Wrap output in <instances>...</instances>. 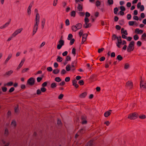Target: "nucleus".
Masks as SVG:
<instances>
[{
    "label": "nucleus",
    "instance_id": "2f4dec72",
    "mask_svg": "<svg viewBox=\"0 0 146 146\" xmlns=\"http://www.w3.org/2000/svg\"><path fill=\"white\" fill-rule=\"evenodd\" d=\"M61 80L60 78L59 77H57L55 78V80L57 82H60Z\"/></svg>",
    "mask_w": 146,
    "mask_h": 146
},
{
    "label": "nucleus",
    "instance_id": "2eb2a0df",
    "mask_svg": "<svg viewBox=\"0 0 146 146\" xmlns=\"http://www.w3.org/2000/svg\"><path fill=\"white\" fill-rule=\"evenodd\" d=\"M86 117L84 116L82 117V122L83 124H85L87 123V121L85 119Z\"/></svg>",
    "mask_w": 146,
    "mask_h": 146
},
{
    "label": "nucleus",
    "instance_id": "e2e57ef3",
    "mask_svg": "<svg viewBox=\"0 0 146 146\" xmlns=\"http://www.w3.org/2000/svg\"><path fill=\"white\" fill-rule=\"evenodd\" d=\"M104 49V48H99L98 50V52L99 53H100Z\"/></svg>",
    "mask_w": 146,
    "mask_h": 146
},
{
    "label": "nucleus",
    "instance_id": "f03ea898",
    "mask_svg": "<svg viewBox=\"0 0 146 146\" xmlns=\"http://www.w3.org/2000/svg\"><path fill=\"white\" fill-rule=\"evenodd\" d=\"M138 116V114L135 113H134L129 114L128 118L131 119H134L136 118Z\"/></svg>",
    "mask_w": 146,
    "mask_h": 146
},
{
    "label": "nucleus",
    "instance_id": "864d4df0",
    "mask_svg": "<svg viewBox=\"0 0 146 146\" xmlns=\"http://www.w3.org/2000/svg\"><path fill=\"white\" fill-rule=\"evenodd\" d=\"M65 23H66V25L68 26L69 25V24H70V22H69V20L68 19H67L66 20Z\"/></svg>",
    "mask_w": 146,
    "mask_h": 146
},
{
    "label": "nucleus",
    "instance_id": "a211bd4d",
    "mask_svg": "<svg viewBox=\"0 0 146 146\" xmlns=\"http://www.w3.org/2000/svg\"><path fill=\"white\" fill-rule=\"evenodd\" d=\"M121 33L122 34H125V35H128L127 31L126 30L124 31V29L123 28H122L121 30Z\"/></svg>",
    "mask_w": 146,
    "mask_h": 146
},
{
    "label": "nucleus",
    "instance_id": "39448f33",
    "mask_svg": "<svg viewBox=\"0 0 146 146\" xmlns=\"http://www.w3.org/2000/svg\"><path fill=\"white\" fill-rule=\"evenodd\" d=\"M23 30L22 28H20L16 30L15 32L12 34V36H15L19 33H20Z\"/></svg>",
    "mask_w": 146,
    "mask_h": 146
},
{
    "label": "nucleus",
    "instance_id": "bb28decb",
    "mask_svg": "<svg viewBox=\"0 0 146 146\" xmlns=\"http://www.w3.org/2000/svg\"><path fill=\"white\" fill-rule=\"evenodd\" d=\"M93 141L91 140L88 142L86 146H93Z\"/></svg>",
    "mask_w": 146,
    "mask_h": 146
},
{
    "label": "nucleus",
    "instance_id": "9b49d317",
    "mask_svg": "<svg viewBox=\"0 0 146 146\" xmlns=\"http://www.w3.org/2000/svg\"><path fill=\"white\" fill-rule=\"evenodd\" d=\"M66 69L67 71H69L70 69L73 70H74V69H72V67H71V65L70 64H68L66 67Z\"/></svg>",
    "mask_w": 146,
    "mask_h": 146
},
{
    "label": "nucleus",
    "instance_id": "aec40b11",
    "mask_svg": "<svg viewBox=\"0 0 146 146\" xmlns=\"http://www.w3.org/2000/svg\"><path fill=\"white\" fill-rule=\"evenodd\" d=\"M13 82H10L7 83L6 84H4V86H11L13 85Z\"/></svg>",
    "mask_w": 146,
    "mask_h": 146
},
{
    "label": "nucleus",
    "instance_id": "f8f14e48",
    "mask_svg": "<svg viewBox=\"0 0 146 146\" xmlns=\"http://www.w3.org/2000/svg\"><path fill=\"white\" fill-rule=\"evenodd\" d=\"M25 58H23L22 59L20 63V64L17 67V69H19L23 65V63H24L25 61Z\"/></svg>",
    "mask_w": 146,
    "mask_h": 146
},
{
    "label": "nucleus",
    "instance_id": "8fccbe9b",
    "mask_svg": "<svg viewBox=\"0 0 146 146\" xmlns=\"http://www.w3.org/2000/svg\"><path fill=\"white\" fill-rule=\"evenodd\" d=\"M42 77H38L37 78V81L38 82H40L42 79Z\"/></svg>",
    "mask_w": 146,
    "mask_h": 146
},
{
    "label": "nucleus",
    "instance_id": "58836bf2",
    "mask_svg": "<svg viewBox=\"0 0 146 146\" xmlns=\"http://www.w3.org/2000/svg\"><path fill=\"white\" fill-rule=\"evenodd\" d=\"M84 21L86 24H87L89 21V20L88 18L85 17L84 18Z\"/></svg>",
    "mask_w": 146,
    "mask_h": 146
},
{
    "label": "nucleus",
    "instance_id": "ddd939ff",
    "mask_svg": "<svg viewBox=\"0 0 146 146\" xmlns=\"http://www.w3.org/2000/svg\"><path fill=\"white\" fill-rule=\"evenodd\" d=\"M135 32L138 34H142L143 33V31L141 30H140L138 28L136 29L135 30Z\"/></svg>",
    "mask_w": 146,
    "mask_h": 146
},
{
    "label": "nucleus",
    "instance_id": "5fc2aeb1",
    "mask_svg": "<svg viewBox=\"0 0 146 146\" xmlns=\"http://www.w3.org/2000/svg\"><path fill=\"white\" fill-rule=\"evenodd\" d=\"M74 41L75 40L74 39H72L71 40V39L70 43V44L71 45H72L74 43Z\"/></svg>",
    "mask_w": 146,
    "mask_h": 146
},
{
    "label": "nucleus",
    "instance_id": "0eeeda50",
    "mask_svg": "<svg viewBox=\"0 0 146 146\" xmlns=\"http://www.w3.org/2000/svg\"><path fill=\"white\" fill-rule=\"evenodd\" d=\"M34 2L33 1L31 2L27 10V12L28 14L30 15L31 13V9L32 6L33 5V4Z\"/></svg>",
    "mask_w": 146,
    "mask_h": 146
},
{
    "label": "nucleus",
    "instance_id": "f257e3e1",
    "mask_svg": "<svg viewBox=\"0 0 146 146\" xmlns=\"http://www.w3.org/2000/svg\"><path fill=\"white\" fill-rule=\"evenodd\" d=\"M134 43L135 42L134 41H131L130 42L127 48L128 52H131L133 50L134 48Z\"/></svg>",
    "mask_w": 146,
    "mask_h": 146
},
{
    "label": "nucleus",
    "instance_id": "4be33fe9",
    "mask_svg": "<svg viewBox=\"0 0 146 146\" xmlns=\"http://www.w3.org/2000/svg\"><path fill=\"white\" fill-rule=\"evenodd\" d=\"M71 29L72 31L75 32L78 30L77 28L76 27L75 25H73L72 26Z\"/></svg>",
    "mask_w": 146,
    "mask_h": 146
},
{
    "label": "nucleus",
    "instance_id": "f3484780",
    "mask_svg": "<svg viewBox=\"0 0 146 146\" xmlns=\"http://www.w3.org/2000/svg\"><path fill=\"white\" fill-rule=\"evenodd\" d=\"M12 56V54H10L9 55L8 57L6 59V60L5 61V64H6L7 63V62H8V61L9 60L11 57Z\"/></svg>",
    "mask_w": 146,
    "mask_h": 146
},
{
    "label": "nucleus",
    "instance_id": "bf43d9fd",
    "mask_svg": "<svg viewBox=\"0 0 146 146\" xmlns=\"http://www.w3.org/2000/svg\"><path fill=\"white\" fill-rule=\"evenodd\" d=\"M120 8L121 11H124L125 10V7L123 6H121Z\"/></svg>",
    "mask_w": 146,
    "mask_h": 146
},
{
    "label": "nucleus",
    "instance_id": "de8ad7c7",
    "mask_svg": "<svg viewBox=\"0 0 146 146\" xmlns=\"http://www.w3.org/2000/svg\"><path fill=\"white\" fill-rule=\"evenodd\" d=\"M72 53L74 55V56H75V55L76 54V49L75 48H74L72 49Z\"/></svg>",
    "mask_w": 146,
    "mask_h": 146
},
{
    "label": "nucleus",
    "instance_id": "680f3d73",
    "mask_svg": "<svg viewBox=\"0 0 146 146\" xmlns=\"http://www.w3.org/2000/svg\"><path fill=\"white\" fill-rule=\"evenodd\" d=\"M46 89L44 87H42L41 88L40 90L42 92H44L46 91Z\"/></svg>",
    "mask_w": 146,
    "mask_h": 146
},
{
    "label": "nucleus",
    "instance_id": "dca6fc26",
    "mask_svg": "<svg viewBox=\"0 0 146 146\" xmlns=\"http://www.w3.org/2000/svg\"><path fill=\"white\" fill-rule=\"evenodd\" d=\"M84 130L83 129H81L78 132V133L76 134L75 135V137L77 138L78 136L79 135V133L82 134L84 133Z\"/></svg>",
    "mask_w": 146,
    "mask_h": 146
},
{
    "label": "nucleus",
    "instance_id": "79ce46f5",
    "mask_svg": "<svg viewBox=\"0 0 146 146\" xmlns=\"http://www.w3.org/2000/svg\"><path fill=\"white\" fill-rule=\"evenodd\" d=\"M133 38L134 40H136L139 39V37L137 35H135L134 36Z\"/></svg>",
    "mask_w": 146,
    "mask_h": 146
},
{
    "label": "nucleus",
    "instance_id": "a18cd8bd",
    "mask_svg": "<svg viewBox=\"0 0 146 146\" xmlns=\"http://www.w3.org/2000/svg\"><path fill=\"white\" fill-rule=\"evenodd\" d=\"M131 15L130 14H129L127 15V19L128 20H129L131 19Z\"/></svg>",
    "mask_w": 146,
    "mask_h": 146
},
{
    "label": "nucleus",
    "instance_id": "b1692460",
    "mask_svg": "<svg viewBox=\"0 0 146 146\" xmlns=\"http://www.w3.org/2000/svg\"><path fill=\"white\" fill-rule=\"evenodd\" d=\"M60 72V70L56 69H54L53 71V73L54 74H57L58 73Z\"/></svg>",
    "mask_w": 146,
    "mask_h": 146
},
{
    "label": "nucleus",
    "instance_id": "473e14b6",
    "mask_svg": "<svg viewBox=\"0 0 146 146\" xmlns=\"http://www.w3.org/2000/svg\"><path fill=\"white\" fill-rule=\"evenodd\" d=\"M118 11V9L117 7H116L114 8L113 12L115 14H117V12Z\"/></svg>",
    "mask_w": 146,
    "mask_h": 146
},
{
    "label": "nucleus",
    "instance_id": "423d86ee",
    "mask_svg": "<svg viewBox=\"0 0 146 146\" xmlns=\"http://www.w3.org/2000/svg\"><path fill=\"white\" fill-rule=\"evenodd\" d=\"M40 16L38 13H37L36 15L35 23V24L38 25L39 23Z\"/></svg>",
    "mask_w": 146,
    "mask_h": 146
},
{
    "label": "nucleus",
    "instance_id": "393cba45",
    "mask_svg": "<svg viewBox=\"0 0 146 146\" xmlns=\"http://www.w3.org/2000/svg\"><path fill=\"white\" fill-rule=\"evenodd\" d=\"M45 19H44L41 22V27L42 29H43L45 25Z\"/></svg>",
    "mask_w": 146,
    "mask_h": 146
},
{
    "label": "nucleus",
    "instance_id": "4c0bfd02",
    "mask_svg": "<svg viewBox=\"0 0 146 146\" xmlns=\"http://www.w3.org/2000/svg\"><path fill=\"white\" fill-rule=\"evenodd\" d=\"M135 22L134 21H129L128 22L129 25L130 26H133Z\"/></svg>",
    "mask_w": 146,
    "mask_h": 146
},
{
    "label": "nucleus",
    "instance_id": "cd10ccee",
    "mask_svg": "<svg viewBox=\"0 0 146 146\" xmlns=\"http://www.w3.org/2000/svg\"><path fill=\"white\" fill-rule=\"evenodd\" d=\"M77 9L79 11H81L82 10V7L80 4H79L77 7Z\"/></svg>",
    "mask_w": 146,
    "mask_h": 146
},
{
    "label": "nucleus",
    "instance_id": "69168bd1",
    "mask_svg": "<svg viewBox=\"0 0 146 146\" xmlns=\"http://www.w3.org/2000/svg\"><path fill=\"white\" fill-rule=\"evenodd\" d=\"M91 25L90 23H87V25H86V26H85V28H87L88 27H90Z\"/></svg>",
    "mask_w": 146,
    "mask_h": 146
},
{
    "label": "nucleus",
    "instance_id": "ea45409f",
    "mask_svg": "<svg viewBox=\"0 0 146 146\" xmlns=\"http://www.w3.org/2000/svg\"><path fill=\"white\" fill-rule=\"evenodd\" d=\"M16 121L14 120H13L11 122V125L12 126H13L14 127H15L16 125Z\"/></svg>",
    "mask_w": 146,
    "mask_h": 146
},
{
    "label": "nucleus",
    "instance_id": "e433bc0d",
    "mask_svg": "<svg viewBox=\"0 0 146 146\" xmlns=\"http://www.w3.org/2000/svg\"><path fill=\"white\" fill-rule=\"evenodd\" d=\"M73 36L72 34H70L68 35V40H71V39L72 38Z\"/></svg>",
    "mask_w": 146,
    "mask_h": 146
},
{
    "label": "nucleus",
    "instance_id": "412c9836",
    "mask_svg": "<svg viewBox=\"0 0 146 146\" xmlns=\"http://www.w3.org/2000/svg\"><path fill=\"white\" fill-rule=\"evenodd\" d=\"M9 24V22H8L6 23L5 25H3L1 26L0 27V28L1 29H3V28H5L6 27H7Z\"/></svg>",
    "mask_w": 146,
    "mask_h": 146
},
{
    "label": "nucleus",
    "instance_id": "a19ab883",
    "mask_svg": "<svg viewBox=\"0 0 146 146\" xmlns=\"http://www.w3.org/2000/svg\"><path fill=\"white\" fill-rule=\"evenodd\" d=\"M83 31L82 29L79 32V35L80 37H81V36L83 35Z\"/></svg>",
    "mask_w": 146,
    "mask_h": 146
},
{
    "label": "nucleus",
    "instance_id": "37998d69",
    "mask_svg": "<svg viewBox=\"0 0 146 146\" xmlns=\"http://www.w3.org/2000/svg\"><path fill=\"white\" fill-rule=\"evenodd\" d=\"M122 42H117V43H116V45L117 47L119 48H120V45L122 44Z\"/></svg>",
    "mask_w": 146,
    "mask_h": 146
},
{
    "label": "nucleus",
    "instance_id": "9d476101",
    "mask_svg": "<svg viewBox=\"0 0 146 146\" xmlns=\"http://www.w3.org/2000/svg\"><path fill=\"white\" fill-rule=\"evenodd\" d=\"M126 86L127 87L131 88L132 87L133 84L130 81H129L128 82L126 83Z\"/></svg>",
    "mask_w": 146,
    "mask_h": 146
},
{
    "label": "nucleus",
    "instance_id": "c85d7f7f",
    "mask_svg": "<svg viewBox=\"0 0 146 146\" xmlns=\"http://www.w3.org/2000/svg\"><path fill=\"white\" fill-rule=\"evenodd\" d=\"M62 58L59 56H58L56 59L57 61L59 62H60L62 60Z\"/></svg>",
    "mask_w": 146,
    "mask_h": 146
},
{
    "label": "nucleus",
    "instance_id": "052dcab7",
    "mask_svg": "<svg viewBox=\"0 0 146 146\" xmlns=\"http://www.w3.org/2000/svg\"><path fill=\"white\" fill-rule=\"evenodd\" d=\"M117 39V42H122L121 36L118 37Z\"/></svg>",
    "mask_w": 146,
    "mask_h": 146
},
{
    "label": "nucleus",
    "instance_id": "f704fd0d",
    "mask_svg": "<svg viewBox=\"0 0 146 146\" xmlns=\"http://www.w3.org/2000/svg\"><path fill=\"white\" fill-rule=\"evenodd\" d=\"M76 15V12L74 11H72L70 14V15L71 16L74 17Z\"/></svg>",
    "mask_w": 146,
    "mask_h": 146
},
{
    "label": "nucleus",
    "instance_id": "09e8293b",
    "mask_svg": "<svg viewBox=\"0 0 146 146\" xmlns=\"http://www.w3.org/2000/svg\"><path fill=\"white\" fill-rule=\"evenodd\" d=\"M15 90V88L14 87H11L9 90V92L10 93H11L13 92Z\"/></svg>",
    "mask_w": 146,
    "mask_h": 146
},
{
    "label": "nucleus",
    "instance_id": "20e7f679",
    "mask_svg": "<svg viewBox=\"0 0 146 146\" xmlns=\"http://www.w3.org/2000/svg\"><path fill=\"white\" fill-rule=\"evenodd\" d=\"M35 80L33 77L29 78L27 81V84L30 85H33L35 83Z\"/></svg>",
    "mask_w": 146,
    "mask_h": 146
},
{
    "label": "nucleus",
    "instance_id": "3c124183",
    "mask_svg": "<svg viewBox=\"0 0 146 146\" xmlns=\"http://www.w3.org/2000/svg\"><path fill=\"white\" fill-rule=\"evenodd\" d=\"M47 69V70L49 72H51L52 70V69L51 67H48Z\"/></svg>",
    "mask_w": 146,
    "mask_h": 146
},
{
    "label": "nucleus",
    "instance_id": "72a5a7b5",
    "mask_svg": "<svg viewBox=\"0 0 146 146\" xmlns=\"http://www.w3.org/2000/svg\"><path fill=\"white\" fill-rule=\"evenodd\" d=\"M108 3L109 5H111L113 4V0H108Z\"/></svg>",
    "mask_w": 146,
    "mask_h": 146
},
{
    "label": "nucleus",
    "instance_id": "a878e982",
    "mask_svg": "<svg viewBox=\"0 0 146 146\" xmlns=\"http://www.w3.org/2000/svg\"><path fill=\"white\" fill-rule=\"evenodd\" d=\"M75 26H76V27L77 28L78 30L81 28L82 27V25L80 23L77 24L75 25Z\"/></svg>",
    "mask_w": 146,
    "mask_h": 146
},
{
    "label": "nucleus",
    "instance_id": "338daca9",
    "mask_svg": "<svg viewBox=\"0 0 146 146\" xmlns=\"http://www.w3.org/2000/svg\"><path fill=\"white\" fill-rule=\"evenodd\" d=\"M129 66V65L127 63H126L125 64L124 66V68L125 69H127L128 68Z\"/></svg>",
    "mask_w": 146,
    "mask_h": 146
},
{
    "label": "nucleus",
    "instance_id": "6e6d98bb",
    "mask_svg": "<svg viewBox=\"0 0 146 146\" xmlns=\"http://www.w3.org/2000/svg\"><path fill=\"white\" fill-rule=\"evenodd\" d=\"M29 70V68H25L22 71V72L24 73L25 72H26L27 71Z\"/></svg>",
    "mask_w": 146,
    "mask_h": 146
},
{
    "label": "nucleus",
    "instance_id": "c9c22d12",
    "mask_svg": "<svg viewBox=\"0 0 146 146\" xmlns=\"http://www.w3.org/2000/svg\"><path fill=\"white\" fill-rule=\"evenodd\" d=\"M96 5L97 7L100 6L101 5L100 1L98 0L96 2Z\"/></svg>",
    "mask_w": 146,
    "mask_h": 146
},
{
    "label": "nucleus",
    "instance_id": "603ef678",
    "mask_svg": "<svg viewBox=\"0 0 146 146\" xmlns=\"http://www.w3.org/2000/svg\"><path fill=\"white\" fill-rule=\"evenodd\" d=\"M66 73V71L64 69H63L61 72V74H64Z\"/></svg>",
    "mask_w": 146,
    "mask_h": 146
},
{
    "label": "nucleus",
    "instance_id": "c03bdc74",
    "mask_svg": "<svg viewBox=\"0 0 146 146\" xmlns=\"http://www.w3.org/2000/svg\"><path fill=\"white\" fill-rule=\"evenodd\" d=\"M78 83L81 85H83L84 84V81L82 80H79L78 82Z\"/></svg>",
    "mask_w": 146,
    "mask_h": 146
},
{
    "label": "nucleus",
    "instance_id": "c756f323",
    "mask_svg": "<svg viewBox=\"0 0 146 146\" xmlns=\"http://www.w3.org/2000/svg\"><path fill=\"white\" fill-rule=\"evenodd\" d=\"M123 58V57L120 55H118L116 59L119 61L121 60Z\"/></svg>",
    "mask_w": 146,
    "mask_h": 146
},
{
    "label": "nucleus",
    "instance_id": "774afa93",
    "mask_svg": "<svg viewBox=\"0 0 146 146\" xmlns=\"http://www.w3.org/2000/svg\"><path fill=\"white\" fill-rule=\"evenodd\" d=\"M141 42L140 41H138L137 42V45L138 46H140L141 45Z\"/></svg>",
    "mask_w": 146,
    "mask_h": 146
},
{
    "label": "nucleus",
    "instance_id": "0e129e2a",
    "mask_svg": "<svg viewBox=\"0 0 146 146\" xmlns=\"http://www.w3.org/2000/svg\"><path fill=\"white\" fill-rule=\"evenodd\" d=\"M141 37L143 39L145 40V37H146V34L145 33L143 34L142 35Z\"/></svg>",
    "mask_w": 146,
    "mask_h": 146
},
{
    "label": "nucleus",
    "instance_id": "4468645a",
    "mask_svg": "<svg viewBox=\"0 0 146 146\" xmlns=\"http://www.w3.org/2000/svg\"><path fill=\"white\" fill-rule=\"evenodd\" d=\"M112 111V110H110L109 111L106 112L104 113V115L105 117H107L108 116L111 114V112Z\"/></svg>",
    "mask_w": 146,
    "mask_h": 146
},
{
    "label": "nucleus",
    "instance_id": "13d9d810",
    "mask_svg": "<svg viewBox=\"0 0 146 146\" xmlns=\"http://www.w3.org/2000/svg\"><path fill=\"white\" fill-rule=\"evenodd\" d=\"M139 8L141 11H143L144 9V7L143 5H141Z\"/></svg>",
    "mask_w": 146,
    "mask_h": 146
},
{
    "label": "nucleus",
    "instance_id": "5701e85b",
    "mask_svg": "<svg viewBox=\"0 0 146 146\" xmlns=\"http://www.w3.org/2000/svg\"><path fill=\"white\" fill-rule=\"evenodd\" d=\"M87 93L86 92H84L83 93L81 94L80 95V98H84L86 95Z\"/></svg>",
    "mask_w": 146,
    "mask_h": 146
},
{
    "label": "nucleus",
    "instance_id": "7c9ffc66",
    "mask_svg": "<svg viewBox=\"0 0 146 146\" xmlns=\"http://www.w3.org/2000/svg\"><path fill=\"white\" fill-rule=\"evenodd\" d=\"M56 86V83L53 82L51 84V87L52 88H54Z\"/></svg>",
    "mask_w": 146,
    "mask_h": 146
},
{
    "label": "nucleus",
    "instance_id": "4d7b16f0",
    "mask_svg": "<svg viewBox=\"0 0 146 146\" xmlns=\"http://www.w3.org/2000/svg\"><path fill=\"white\" fill-rule=\"evenodd\" d=\"M70 80V78L69 77H66V78H65V81L66 82H68Z\"/></svg>",
    "mask_w": 146,
    "mask_h": 146
},
{
    "label": "nucleus",
    "instance_id": "1a4fd4ad",
    "mask_svg": "<svg viewBox=\"0 0 146 146\" xmlns=\"http://www.w3.org/2000/svg\"><path fill=\"white\" fill-rule=\"evenodd\" d=\"M38 25L35 24L33 28V35H34L38 29Z\"/></svg>",
    "mask_w": 146,
    "mask_h": 146
},
{
    "label": "nucleus",
    "instance_id": "49530a36",
    "mask_svg": "<svg viewBox=\"0 0 146 146\" xmlns=\"http://www.w3.org/2000/svg\"><path fill=\"white\" fill-rule=\"evenodd\" d=\"M2 89L3 92H5L7 91V88L6 87H2Z\"/></svg>",
    "mask_w": 146,
    "mask_h": 146
},
{
    "label": "nucleus",
    "instance_id": "6e6552de",
    "mask_svg": "<svg viewBox=\"0 0 146 146\" xmlns=\"http://www.w3.org/2000/svg\"><path fill=\"white\" fill-rule=\"evenodd\" d=\"M140 86L141 88L143 87L144 88L146 89V82H144L142 80H141L140 82Z\"/></svg>",
    "mask_w": 146,
    "mask_h": 146
},
{
    "label": "nucleus",
    "instance_id": "6ab92c4d",
    "mask_svg": "<svg viewBox=\"0 0 146 146\" xmlns=\"http://www.w3.org/2000/svg\"><path fill=\"white\" fill-rule=\"evenodd\" d=\"M13 72V71L11 70L8 72H6V74H5L4 76H7L10 75Z\"/></svg>",
    "mask_w": 146,
    "mask_h": 146
},
{
    "label": "nucleus",
    "instance_id": "7ed1b4c3",
    "mask_svg": "<svg viewBox=\"0 0 146 146\" xmlns=\"http://www.w3.org/2000/svg\"><path fill=\"white\" fill-rule=\"evenodd\" d=\"M59 44L57 46V48L58 49H60L62 46L64 44V41L60 39L58 41Z\"/></svg>",
    "mask_w": 146,
    "mask_h": 146
}]
</instances>
